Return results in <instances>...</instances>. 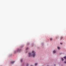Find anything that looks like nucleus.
Listing matches in <instances>:
<instances>
[{"label": "nucleus", "mask_w": 66, "mask_h": 66, "mask_svg": "<svg viewBox=\"0 0 66 66\" xmlns=\"http://www.w3.org/2000/svg\"><path fill=\"white\" fill-rule=\"evenodd\" d=\"M35 53H36V52L34 51H32L31 53L29 52L28 53V56L29 57H31V56L34 57L35 56Z\"/></svg>", "instance_id": "nucleus-1"}, {"label": "nucleus", "mask_w": 66, "mask_h": 66, "mask_svg": "<svg viewBox=\"0 0 66 66\" xmlns=\"http://www.w3.org/2000/svg\"><path fill=\"white\" fill-rule=\"evenodd\" d=\"M21 50L20 49H18V52H21Z\"/></svg>", "instance_id": "nucleus-2"}, {"label": "nucleus", "mask_w": 66, "mask_h": 66, "mask_svg": "<svg viewBox=\"0 0 66 66\" xmlns=\"http://www.w3.org/2000/svg\"><path fill=\"white\" fill-rule=\"evenodd\" d=\"M14 62H15L14 61H11V64H13L14 63Z\"/></svg>", "instance_id": "nucleus-3"}, {"label": "nucleus", "mask_w": 66, "mask_h": 66, "mask_svg": "<svg viewBox=\"0 0 66 66\" xmlns=\"http://www.w3.org/2000/svg\"><path fill=\"white\" fill-rule=\"evenodd\" d=\"M53 52L54 53H56V51H53Z\"/></svg>", "instance_id": "nucleus-4"}, {"label": "nucleus", "mask_w": 66, "mask_h": 66, "mask_svg": "<svg viewBox=\"0 0 66 66\" xmlns=\"http://www.w3.org/2000/svg\"><path fill=\"white\" fill-rule=\"evenodd\" d=\"M57 49H59V50H60V47H57Z\"/></svg>", "instance_id": "nucleus-5"}, {"label": "nucleus", "mask_w": 66, "mask_h": 66, "mask_svg": "<svg viewBox=\"0 0 66 66\" xmlns=\"http://www.w3.org/2000/svg\"><path fill=\"white\" fill-rule=\"evenodd\" d=\"M62 61H64V59H63V58H62Z\"/></svg>", "instance_id": "nucleus-6"}, {"label": "nucleus", "mask_w": 66, "mask_h": 66, "mask_svg": "<svg viewBox=\"0 0 66 66\" xmlns=\"http://www.w3.org/2000/svg\"><path fill=\"white\" fill-rule=\"evenodd\" d=\"M63 39V37H61V39Z\"/></svg>", "instance_id": "nucleus-7"}, {"label": "nucleus", "mask_w": 66, "mask_h": 66, "mask_svg": "<svg viewBox=\"0 0 66 66\" xmlns=\"http://www.w3.org/2000/svg\"><path fill=\"white\" fill-rule=\"evenodd\" d=\"M37 65V63H36L35 64V65L36 66V65Z\"/></svg>", "instance_id": "nucleus-8"}, {"label": "nucleus", "mask_w": 66, "mask_h": 66, "mask_svg": "<svg viewBox=\"0 0 66 66\" xmlns=\"http://www.w3.org/2000/svg\"><path fill=\"white\" fill-rule=\"evenodd\" d=\"M51 40H52V38H51L50 39Z\"/></svg>", "instance_id": "nucleus-9"}, {"label": "nucleus", "mask_w": 66, "mask_h": 66, "mask_svg": "<svg viewBox=\"0 0 66 66\" xmlns=\"http://www.w3.org/2000/svg\"><path fill=\"white\" fill-rule=\"evenodd\" d=\"M26 66H29V64H27L26 65Z\"/></svg>", "instance_id": "nucleus-10"}, {"label": "nucleus", "mask_w": 66, "mask_h": 66, "mask_svg": "<svg viewBox=\"0 0 66 66\" xmlns=\"http://www.w3.org/2000/svg\"><path fill=\"white\" fill-rule=\"evenodd\" d=\"M28 48H26V50H28Z\"/></svg>", "instance_id": "nucleus-11"}, {"label": "nucleus", "mask_w": 66, "mask_h": 66, "mask_svg": "<svg viewBox=\"0 0 66 66\" xmlns=\"http://www.w3.org/2000/svg\"><path fill=\"white\" fill-rule=\"evenodd\" d=\"M60 44L62 45V44H63V43H60Z\"/></svg>", "instance_id": "nucleus-12"}, {"label": "nucleus", "mask_w": 66, "mask_h": 66, "mask_svg": "<svg viewBox=\"0 0 66 66\" xmlns=\"http://www.w3.org/2000/svg\"><path fill=\"white\" fill-rule=\"evenodd\" d=\"M21 62H22V60H21Z\"/></svg>", "instance_id": "nucleus-13"}, {"label": "nucleus", "mask_w": 66, "mask_h": 66, "mask_svg": "<svg viewBox=\"0 0 66 66\" xmlns=\"http://www.w3.org/2000/svg\"><path fill=\"white\" fill-rule=\"evenodd\" d=\"M47 66H49V65H47Z\"/></svg>", "instance_id": "nucleus-14"}]
</instances>
